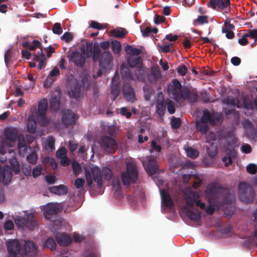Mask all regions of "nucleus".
Segmentation results:
<instances>
[{
	"label": "nucleus",
	"mask_w": 257,
	"mask_h": 257,
	"mask_svg": "<svg viewBox=\"0 0 257 257\" xmlns=\"http://www.w3.org/2000/svg\"><path fill=\"white\" fill-rule=\"evenodd\" d=\"M225 138L226 140L227 145L224 147V151L228 156L224 157L222 161L224 163L225 165L227 166L232 163L231 157L234 156V148L235 147L237 146L238 144H237L236 138L232 134H229Z\"/></svg>",
	"instance_id": "nucleus-5"
},
{
	"label": "nucleus",
	"mask_w": 257,
	"mask_h": 257,
	"mask_svg": "<svg viewBox=\"0 0 257 257\" xmlns=\"http://www.w3.org/2000/svg\"><path fill=\"white\" fill-rule=\"evenodd\" d=\"M59 74V70L57 68H54L50 73L49 76L47 77L46 81L47 82L49 81L51 79L50 77H54Z\"/></svg>",
	"instance_id": "nucleus-54"
},
{
	"label": "nucleus",
	"mask_w": 257,
	"mask_h": 257,
	"mask_svg": "<svg viewBox=\"0 0 257 257\" xmlns=\"http://www.w3.org/2000/svg\"><path fill=\"white\" fill-rule=\"evenodd\" d=\"M238 190L239 197L241 201L248 203L252 200L253 193L249 184L245 182H240Z\"/></svg>",
	"instance_id": "nucleus-9"
},
{
	"label": "nucleus",
	"mask_w": 257,
	"mask_h": 257,
	"mask_svg": "<svg viewBox=\"0 0 257 257\" xmlns=\"http://www.w3.org/2000/svg\"><path fill=\"white\" fill-rule=\"evenodd\" d=\"M23 172L26 176H31L32 170L30 166H27L24 167L23 169Z\"/></svg>",
	"instance_id": "nucleus-63"
},
{
	"label": "nucleus",
	"mask_w": 257,
	"mask_h": 257,
	"mask_svg": "<svg viewBox=\"0 0 257 257\" xmlns=\"http://www.w3.org/2000/svg\"><path fill=\"white\" fill-rule=\"evenodd\" d=\"M43 169L41 165L39 164L34 168L32 171L31 176L37 178L43 174Z\"/></svg>",
	"instance_id": "nucleus-36"
},
{
	"label": "nucleus",
	"mask_w": 257,
	"mask_h": 257,
	"mask_svg": "<svg viewBox=\"0 0 257 257\" xmlns=\"http://www.w3.org/2000/svg\"><path fill=\"white\" fill-rule=\"evenodd\" d=\"M45 179L47 182L49 184H54L56 180V177L53 175L46 176Z\"/></svg>",
	"instance_id": "nucleus-59"
},
{
	"label": "nucleus",
	"mask_w": 257,
	"mask_h": 257,
	"mask_svg": "<svg viewBox=\"0 0 257 257\" xmlns=\"http://www.w3.org/2000/svg\"><path fill=\"white\" fill-rule=\"evenodd\" d=\"M120 47L121 45L119 42L114 41L111 42L112 50L114 53L116 54L119 53L120 50Z\"/></svg>",
	"instance_id": "nucleus-44"
},
{
	"label": "nucleus",
	"mask_w": 257,
	"mask_h": 257,
	"mask_svg": "<svg viewBox=\"0 0 257 257\" xmlns=\"http://www.w3.org/2000/svg\"><path fill=\"white\" fill-rule=\"evenodd\" d=\"M42 162L43 164L51 166L54 169L56 168L57 166V164L55 160L53 158L49 157L44 158L43 159Z\"/></svg>",
	"instance_id": "nucleus-41"
},
{
	"label": "nucleus",
	"mask_w": 257,
	"mask_h": 257,
	"mask_svg": "<svg viewBox=\"0 0 257 257\" xmlns=\"http://www.w3.org/2000/svg\"><path fill=\"white\" fill-rule=\"evenodd\" d=\"M51 107L54 110H56L59 106V98L57 96L52 95L50 99Z\"/></svg>",
	"instance_id": "nucleus-35"
},
{
	"label": "nucleus",
	"mask_w": 257,
	"mask_h": 257,
	"mask_svg": "<svg viewBox=\"0 0 257 257\" xmlns=\"http://www.w3.org/2000/svg\"><path fill=\"white\" fill-rule=\"evenodd\" d=\"M18 149L19 154L21 156H25L27 151V148L24 140V136H20L19 138Z\"/></svg>",
	"instance_id": "nucleus-29"
},
{
	"label": "nucleus",
	"mask_w": 257,
	"mask_h": 257,
	"mask_svg": "<svg viewBox=\"0 0 257 257\" xmlns=\"http://www.w3.org/2000/svg\"><path fill=\"white\" fill-rule=\"evenodd\" d=\"M48 106L47 100L43 99L40 101L38 105V114L39 117L42 119L41 123L43 125L45 124L46 117L45 116Z\"/></svg>",
	"instance_id": "nucleus-15"
},
{
	"label": "nucleus",
	"mask_w": 257,
	"mask_h": 257,
	"mask_svg": "<svg viewBox=\"0 0 257 257\" xmlns=\"http://www.w3.org/2000/svg\"><path fill=\"white\" fill-rule=\"evenodd\" d=\"M230 5V0H210L207 5L213 9L218 7L220 9L227 8Z\"/></svg>",
	"instance_id": "nucleus-16"
},
{
	"label": "nucleus",
	"mask_w": 257,
	"mask_h": 257,
	"mask_svg": "<svg viewBox=\"0 0 257 257\" xmlns=\"http://www.w3.org/2000/svg\"><path fill=\"white\" fill-rule=\"evenodd\" d=\"M112 186L113 189L115 191V192H119L120 184L117 179H113V180L112 181Z\"/></svg>",
	"instance_id": "nucleus-50"
},
{
	"label": "nucleus",
	"mask_w": 257,
	"mask_h": 257,
	"mask_svg": "<svg viewBox=\"0 0 257 257\" xmlns=\"http://www.w3.org/2000/svg\"><path fill=\"white\" fill-rule=\"evenodd\" d=\"M73 172L76 176H78L82 173V168L80 165L76 161H73L72 163Z\"/></svg>",
	"instance_id": "nucleus-40"
},
{
	"label": "nucleus",
	"mask_w": 257,
	"mask_h": 257,
	"mask_svg": "<svg viewBox=\"0 0 257 257\" xmlns=\"http://www.w3.org/2000/svg\"><path fill=\"white\" fill-rule=\"evenodd\" d=\"M14 225L12 221L11 220H7L6 221L5 225H4V228L5 230H12L14 228Z\"/></svg>",
	"instance_id": "nucleus-56"
},
{
	"label": "nucleus",
	"mask_w": 257,
	"mask_h": 257,
	"mask_svg": "<svg viewBox=\"0 0 257 257\" xmlns=\"http://www.w3.org/2000/svg\"><path fill=\"white\" fill-rule=\"evenodd\" d=\"M66 150L65 148H61L57 151L56 156L57 157L60 159L66 157Z\"/></svg>",
	"instance_id": "nucleus-52"
},
{
	"label": "nucleus",
	"mask_w": 257,
	"mask_h": 257,
	"mask_svg": "<svg viewBox=\"0 0 257 257\" xmlns=\"http://www.w3.org/2000/svg\"><path fill=\"white\" fill-rule=\"evenodd\" d=\"M36 116L34 114L31 115L28 119L27 123L28 131L31 134H34L36 132Z\"/></svg>",
	"instance_id": "nucleus-22"
},
{
	"label": "nucleus",
	"mask_w": 257,
	"mask_h": 257,
	"mask_svg": "<svg viewBox=\"0 0 257 257\" xmlns=\"http://www.w3.org/2000/svg\"><path fill=\"white\" fill-rule=\"evenodd\" d=\"M92 28L100 30L102 29V25L95 21H92L90 24Z\"/></svg>",
	"instance_id": "nucleus-62"
},
{
	"label": "nucleus",
	"mask_w": 257,
	"mask_h": 257,
	"mask_svg": "<svg viewBox=\"0 0 257 257\" xmlns=\"http://www.w3.org/2000/svg\"><path fill=\"white\" fill-rule=\"evenodd\" d=\"M99 144L102 149L108 153H112L117 148L115 141L110 137L103 138Z\"/></svg>",
	"instance_id": "nucleus-11"
},
{
	"label": "nucleus",
	"mask_w": 257,
	"mask_h": 257,
	"mask_svg": "<svg viewBox=\"0 0 257 257\" xmlns=\"http://www.w3.org/2000/svg\"><path fill=\"white\" fill-rule=\"evenodd\" d=\"M124 97L127 101L133 102L135 99L133 89L129 84H125L123 86Z\"/></svg>",
	"instance_id": "nucleus-18"
},
{
	"label": "nucleus",
	"mask_w": 257,
	"mask_h": 257,
	"mask_svg": "<svg viewBox=\"0 0 257 257\" xmlns=\"http://www.w3.org/2000/svg\"><path fill=\"white\" fill-rule=\"evenodd\" d=\"M121 178L124 185H128L137 180V171L134 162L127 163L126 171L122 173Z\"/></svg>",
	"instance_id": "nucleus-8"
},
{
	"label": "nucleus",
	"mask_w": 257,
	"mask_h": 257,
	"mask_svg": "<svg viewBox=\"0 0 257 257\" xmlns=\"http://www.w3.org/2000/svg\"><path fill=\"white\" fill-rule=\"evenodd\" d=\"M118 78L114 77L112 79L113 85L111 89V98L112 100H114L119 95V90L118 85L117 84Z\"/></svg>",
	"instance_id": "nucleus-25"
},
{
	"label": "nucleus",
	"mask_w": 257,
	"mask_h": 257,
	"mask_svg": "<svg viewBox=\"0 0 257 257\" xmlns=\"http://www.w3.org/2000/svg\"><path fill=\"white\" fill-rule=\"evenodd\" d=\"M44 246L50 248L51 250H54L56 247V243L53 239L49 238L46 241Z\"/></svg>",
	"instance_id": "nucleus-46"
},
{
	"label": "nucleus",
	"mask_w": 257,
	"mask_h": 257,
	"mask_svg": "<svg viewBox=\"0 0 257 257\" xmlns=\"http://www.w3.org/2000/svg\"><path fill=\"white\" fill-rule=\"evenodd\" d=\"M58 243L62 246L69 245L72 241L71 237L66 234H61L59 236L57 237Z\"/></svg>",
	"instance_id": "nucleus-26"
},
{
	"label": "nucleus",
	"mask_w": 257,
	"mask_h": 257,
	"mask_svg": "<svg viewBox=\"0 0 257 257\" xmlns=\"http://www.w3.org/2000/svg\"><path fill=\"white\" fill-rule=\"evenodd\" d=\"M181 124L180 120L179 118L173 117L171 119V124L173 128H178Z\"/></svg>",
	"instance_id": "nucleus-53"
},
{
	"label": "nucleus",
	"mask_w": 257,
	"mask_h": 257,
	"mask_svg": "<svg viewBox=\"0 0 257 257\" xmlns=\"http://www.w3.org/2000/svg\"><path fill=\"white\" fill-rule=\"evenodd\" d=\"M166 105H167L168 111L171 113L173 114L175 111L174 104L173 102L169 99L166 100Z\"/></svg>",
	"instance_id": "nucleus-47"
},
{
	"label": "nucleus",
	"mask_w": 257,
	"mask_h": 257,
	"mask_svg": "<svg viewBox=\"0 0 257 257\" xmlns=\"http://www.w3.org/2000/svg\"><path fill=\"white\" fill-rule=\"evenodd\" d=\"M60 159V164L61 165L63 166H67L70 164V160L69 158L66 157V156Z\"/></svg>",
	"instance_id": "nucleus-60"
},
{
	"label": "nucleus",
	"mask_w": 257,
	"mask_h": 257,
	"mask_svg": "<svg viewBox=\"0 0 257 257\" xmlns=\"http://www.w3.org/2000/svg\"><path fill=\"white\" fill-rule=\"evenodd\" d=\"M50 191L54 194L59 195L66 194L67 192V188L64 185L53 186L50 188Z\"/></svg>",
	"instance_id": "nucleus-27"
},
{
	"label": "nucleus",
	"mask_w": 257,
	"mask_h": 257,
	"mask_svg": "<svg viewBox=\"0 0 257 257\" xmlns=\"http://www.w3.org/2000/svg\"><path fill=\"white\" fill-rule=\"evenodd\" d=\"M162 140L156 139L153 140L151 142L150 153L152 154L154 152L156 153V156H158L161 151V146L162 144ZM157 156H156V157Z\"/></svg>",
	"instance_id": "nucleus-21"
},
{
	"label": "nucleus",
	"mask_w": 257,
	"mask_h": 257,
	"mask_svg": "<svg viewBox=\"0 0 257 257\" xmlns=\"http://www.w3.org/2000/svg\"><path fill=\"white\" fill-rule=\"evenodd\" d=\"M177 71L180 75L184 76L185 75L187 72V68L184 65H180L177 68Z\"/></svg>",
	"instance_id": "nucleus-58"
},
{
	"label": "nucleus",
	"mask_w": 257,
	"mask_h": 257,
	"mask_svg": "<svg viewBox=\"0 0 257 257\" xmlns=\"http://www.w3.org/2000/svg\"><path fill=\"white\" fill-rule=\"evenodd\" d=\"M83 167L85 179L89 186H91L93 183L92 179L99 187H101L103 184L102 177L107 181H109L112 177V172L107 168H103L100 170L97 166L91 164Z\"/></svg>",
	"instance_id": "nucleus-2"
},
{
	"label": "nucleus",
	"mask_w": 257,
	"mask_h": 257,
	"mask_svg": "<svg viewBox=\"0 0 257 257\" xmlns=\"http://www.w3.org/2000/svg\"><path fill=\"white\" fill-rule=\"evenodd\" d=\"M185 150L188 157L194 159L197 157L199 154L198 151L189 147H185Z\"/></svg>",
	"instance_id": "nucleus-34"
},
{
	"label": "nucleus",
	"mask_w": 257,
	"mask_h": 257,
	"mask_svg": "<svg viewBox=\"0 0 257 257\" xmlns=\"http://www.w3.org/2000/svg\"><path fill=\"white\" fill-rule=\"evenodd\" d=\"M25 249L26 254L30 256H34L37 253L36 245L31 241L26 242Z\"/></svg>",
	"instance_id": "nucleus-19"
},
{
	"label": "nucleus",
	"mask_w": 257,
	"mask_h": 257,
	"mask_svg": "<svg viewBox=\"0 0 257 257\" xmlns=\"http://www.w3.org/2000/svg\"><path fill=\"white\" fill-rule=\"evenodd\" d=\"M160 192L161 197L162 206H165L168 208L172 207L173 205V202L167 192L165 190H161L160 188Z\"/></svg>",
	"instance_id": "nucleus-17"
},
{
	"label": "nucleus",
	"mask_w": 257,
	"mask_h": 257,
	"mask_svg": "<svg viewBox=\"0 0 257 257\" xmlns=\"http://www.w3.org/2000/svg\"><path fill=\"white\" fill-rule=\"evenodd\" d=\"M27 159L30 163L35 164L37 161L38 156L35 152H33L27 156Z\"/></svg>",
	"instance_id": "nucleus-45"
},
{
	"label": "nucleus",
	"mask_w": 257,
	"mask_h": 257,
	"mask_svg": "<svg viewBox=\"0 0 257 257\" xmlns=\"http://www.w3.org/2000/svg\"><path fill=\"white\" fill-rule=\"evenodd\" d=\"M199 197V194L198 192H193L190 190L186 192L185 194L186 205L183 208L184 211L192 220H197L200 217L199 212L193 208L195 202H196V206L199 207L201 209L205 208V204L198 200Z\"/></svg>",
	"instance_id": "nucleus-3"
},
{
	"label": "nucleus",
	"mask_w": 257,
	"mask_h": 257,
	"mask_svg": "<svg viewBox=\"0 0 257 257\" xmlns=\"http://www.w3.org/2000/svg\"><path fill=\"white\" fill-rule=\"evenodd\" d=\"M85 183V180L82 178H77L76 179L74 182V185L75 186L79 189L81 188Z\"/></svg>",
	"instance_id": "nucleus-51"
},
{
	"label": "nucleus",
	"mask_w": 257,
	"mask_h": 257,
	"mask_svg": "<svg viewBox=\"0 0 257 257\" xmlns=\"http://www.w3.org/2000/svg\"><path fill=\"white\" fill-rule=\"evenodd\" d=\"M54 139L52 137H49L47 139L43 140V148L48 152L52 151L54 150Z\"/></svg>",
	"instance_id": "nucleus-23"
},
{
	"label": "nucleus",
	"mask_w": 257,
	"mask_h": 257,
	"mask_svg": "<svg viewBox=\"0 0 257 257\" xmlns=\"http://www.w3.org/2000/svg\"><path fill=\"white\" fill-rule=\"evenodd\" d=\"M165 20V18L161 16L156 15L155 17L154 22L156 24H160L163 22Z\"/></svg>",
	"instance_id": "nucleus-64"
},
{
	"label": "nucleus",
	"mask_w": 257,
	"mask_h": 257,
	"mask_svg": "<svg viewBox=\"0 0 257 257\" xmlns=\"http://www.w3.org/2000/svg\"><path fill=\"white\" fill-rule=\"evenodd\" d=\"M210 193H211V192L210 191V187H209L207 188V189L205 191V195L207 196V197L208 198L209 202V205L206 209V212L208 213L211 214L213 212V211H214V210L216 208V207L215 206H214L213 205H212L213 202L209 196V194Z\"/></svg>",
	"instance_id": "nucleus-32"
},
{
	"label": "nucleus",
	"mask_w": 257,
	"mask_h": 257,
	"mask_svg": "<svg viewBox=\"0 0 257 257\" xmlns=\"http://www.w3.org/2000/svg\"><path fill=\"white\" fill-rule=\"evenodd\" d=\"M127 64L131 67L141 68L142 67V60L137 56H130L127 60Z\"/></svg>",
	"instance_id": "nucleus-24"
},
{
	"label": "nucleus",
	"mask_w": 257,
	"mask_h": 257,
	"mask_svg": "<svg viewBox=\"0 0 257 257\" xmlns=\"http://www.w3.org/2000/svg\"><path fill=\"white\" fill-rule=\"evenodd\" d=\"M100 54V50L98 43L87 42L81 45L80 51L72 52L69 55L70 61L77 66H82L86 57H92L93 61L98 60Z\"/></svg>",
	"instance_id": "nucleus-1"
},
{
	"label": "nucleus",
	"mask_w": 257,
	"mask_h": 257,
	"mask_svg": "<svg viewBox=\"0 0 257 257\" xmlns=\"http://www.w3.org/2000/svg\"><path fill=\"white\" fill-rule=\"evenodd\" d=\"M246 170L250 174H255L257 172V166L254 164H250L247 166Z\"/></svg>",
	"instance_id": "nucleus-48"
},
{
	"label": "nucleus",
	"mask_w": 257,
	"mask_h": 257,
	"mask_svg": "<svg viewBox=\"0 0 257 257\" xmlns=\"http://www.w3.org/2000/svg\"><path fill=\"white\" fill-rule=\"evenodd\" d=\"M43 210L45 218L50 219V216L60 212L62 209V205L58 203H49L44 206Z\"/></svg>",
	"instance_id": "nucleus-10"
},
{
	"label": "nucleus",
	"mask_w": 257,
	"mask_h": 257,
	"mask_svg": "<svg viewBox=\"0 0 257 257\" xmlns=\"http://www.w3.org/2000/svg\"><path fill=\"white\" fill-rule=\"evenodd\" d=\"M82 85L83 88H86V89L89 87L90 85V80L89 77L87 76H85L82 80Z\"/></svg>",
	"instance_id": "nucleus-57"
},
{
	"label": "nucleus",
	"mask_w": 257,
	"mask_h": 257,
	"mask_svg": "<svg viewBox=\"0 0 257 257\" xmlns=\"http://www.w3.org/2000/svg\"><path fill=\"white\" fill-rule=\"evenodd\" d=\"M168 93L170 96L176 101L187 98L188 96L187 91L182 89L181 84L178 80L176 79L173 81L172 86L169 88Z\"/></svg>",
	"instance_id": "nucleus-7"
},
{
	"label": "nucleus",
	"mask_w": 257,
	"mask_h": 257,
	"mask_svg": "<svg viewBox=\"0 0 257 257\" xmlns=\"http://www.w3.org/2000/svg\"><path fill=\"white\" fill-rule=\"evenodd\" d=\"M142 162L148 175L151 176L158 173L157 163L154 158L150 157L146 161L143 160Z\"/></svg>",
	"instance_id": "nucleus-12"
},
{
	"label": "nucleus",
	"mask_w": 257,
	"mask_h": 257,
	"mask_svg": "<svg viewBox=\"0 0 257 257\" xmlns=\"http://www.w3.org/2000/svg\"><path fill=\"white\" fill-rule=\"evenodd\" d=\"M125 50L126 53L132 55V56H136L140 53L139 49L131 46H126Z\"/></svg>",
	"instance_id": "nucleus-39"
},
{
	"label": "nucleus",
	"mask_w": 257,
	"mask_h": 257,
	"mask_svg": "<svg viewBox=\"0 0 257 257\" xmlns=\"http://www.w3.org/2000/svg\"><path fill=\"white\" fill-rule=\"evenodd\" d=\"M23 46L28 48L31 51H33L36 48H39L41 46V43L37 40H34L32 44H30L29 43L26 42L23 44Z\"/></svg>",
	"instance_id": "nucleus-38"
},
{
	"label": "nucleus",
	"mask_w": 257,
	"mask_h": 257,
	"mask_svg": "<svg viewBox=\"0 0 257 257\" xmlns=\"http://www.w3.org/2000/svg\"><path fill=\"white\" fill-rule=\"evenodd\" d=\"M246 34L248 37L255 39H257V30H249L248 33Z\"/></svg>",
	"instance_id": "nucleus-61"
},
{
	"label": "nucleus",
	"mask_w": 257,
	"mask_h": 257,
	"mask_svg": "<svg viewBox=\"0 0 257 257\" xmlns=\"http://www.w3.org/2000/svg\"><path fill=\"white\" fill-rule=\"evenodd\" d=\"M7 245L8 250V257H17L18 253L20 252V244L16 239L10 240L7 241Z\"/></svg>",
	"instance_id": "nucleus-13"
},
{
	"label": "nucleus",
	"mask_w": 257,
	"mask_h": 257,
	"mask_svg": "<svg viewBox=\"0 0 257 257\" xmlns=\"http://www.w3.org/2000/svg\"><path fill=\"white\" fill-rule=\"evenodd\" d=\"M166 110V107L163 102H158L157 106V113L161 116V119L164 115Z\"/></svg>",
	"instance_id": "nucleus-42"
},
{
	"label": "nucleus",
	"mask_w": 257,
	"mask_h": 257,
	"mask_svg": "<svg viewBox=\"0 0 257 257\" xmlns=\"http://www.w3.org/2000/svg\"><path fill=\"white\" fill-rule=\"evenodd\" d=\"M53 32L56 34H61L62 33V29L60 23H56L54 25Z\"/></svg>",
	"instance_id": "nucleus-49"
},
{
	"label": "nucleus",
	"mask_w": 257,
	"mask_h": 257,
	"mask_svg": "<svg viewBox=\"0 0 257 257\" xmlns=\"http://www.w3.org/2000/svg\"><path fill=\"white\" fill-rule=\"evenodd\" d=\"M111 34L117 38L124 37L127 34V31L121 28H116L111 31Z\"/></svg>",
	"instance_id": "nucleus-33"
},
{
	"label": "nucleus",
	"mask_w": 257,
	"mask_h": 257,
	"mask_svg": "<svg viewBox=\"0 0 257 257\" xmlns=\"http://www.w3.org/2000/svg\"><path fill=\"white\" fill-rule=\"evenodd\" d=\"M216 140V137L215 135H214L212 132L209 133L208 134H207L206 141L207 142H208L209 144H210L211 147L210 148L208 146H207V152L208 153V155L211 157H213L215 156L217 154V149L216 146H213V143H211V141H215Z\"/></svg>",
	"instance_id": "nucleus-14"
},
{
	"label": "nucleus",
	"mask_w": 257,
	"mask_h": 257,
	"mask_svg": "<svg viewBox=\"0 0 257 257\" xmlns=\"http://www.w3.org/2000/svg\"><path fill=\"white\" fill-rule=\"evenodd\" d=\"M66 223V222L65 220L60 218H57L56 220H54L50 224V228L52 232L56 233L57 230L62 228V225Z\"/></svg>",
	"instance_id": "nucleus-28"
},
{
	"label": "nucleus",
	"mask_w": 257,
	"mask_h": 257,
	"mask_svg": "<svg viewBox=\"0 0 257 257\" xmlns=\"http://www.w3.org/2000/svg\"><path fill=\"white\" fill-rule=\"evenodd\" d=\"M77 118V116L74 113L68 110L67 113L64 114L62 118V121L67 125L71 124L75 122Z\"/></svg>",
	"instance_id": "nucleus-20"
},
{
	"label": "nucleus",
	"mask_w": 257,
	"mask_h": 257,
	"mask_svg": "<svg viewBox=\"0 0 257 257\" xmlns=\"http://www.w3.org/2000/svg\"><path fill=\"white\" fill-rule=\"evenodd\" d=\"M72 34L68 32H65L61 37V39L65 40L66 42L71 41L72 39Z\"/></svg>",
	"instance_id": "nucleus-55"
},
{
	"label": "nucleus",
	"mask_w": 257,
	"mask_h": 257,
	"mask_svg": "<svg viewBox=\"0 0 257 257\" xmlns=\"http://www.w3.org/2000/svg\"><path fill=\"white\" fill-rule=\"evenodd\" d=\"M35 60L39 62L38 68L40 70L44 66V61L45 56L43 54L41 50L38 52V54L35 55Z\"/></svg>",
	"instance_id": "nucleus-30"
},
{
	"label": "nucleus",
	"mask_w": 257,
	"mask_h": 257,
	"mask_svg": "<svg viewBox=\"0 0 257 257\" xmlns=\"http://www.w3.org/2000/svg\"><path fill=\"white\" fill-rule=\"evenodd\" d=\"M226 103L231 106L236 107L237 108L240 107L238 100L237 99H233L232 98H228L225 100Z\"/></svg>",
	"instance_id": "nucleus-43"
},
{
	"label": "nucleus",
	"mask_w": 257,
	"mask_h": 257,
	"mask_svg": "<svg viewBox=\"0 0 257 257\" xmlns=\"http://www.w3.org/2000/svg\"><path fill=\"white\" fill-rule=\"evenodd\" d=\"M17 226L22 228L25 227L32 230L37 226V222L34 219L32 213H28L24 218L15 215L13 217Z\"/></svg>",
	"instance_id": "nucleus-6"
},
{
	"label": "nucleus",
	"mask_w": 257,
	"mask_h": 257,
	"mask_svg": "<svg viewBox=\"0 0 257 257\" xmlns=\"http://www.w3.org/2000/svg\"><path fill=\"white\" fill-rule=\"evenodd\" d=\"M82 93V86H78L74 90L72 89L69 92V95L73 98H77L79 97Z\"/></svg>",
	"instance_id": "nucleus-37"
},
{
	"label": "nucleus",
	"mask_w": 257,
	"mask_h": 257,
	"mask_svg": "<svg viewBox=\"0 0 257 257\" xmlns=\"http://www.w3.org/2000/svg\"><path fill=\"white\" fill-rule=\"evenodd\" d=\"M222 122L221 116L219 114L216 117H212L207 110L203 111L201 119L196 122L198 130L203 133H206L208 128V123L211 124H220Z\"/></svg>",
	"instance_id": "nucleus-4"
},
{
	"label": "nucleus",
	"mask_w": 257,
	"mask_h": 257,
	"mask_svg": "<svg viewBox=\"0 0 257 257\" xmlns=\"http://www.w3.org/2000/svg\"><path fill=\"white\" fill-rule=\"evenodd\" d=\"M160 76V71L157 68H152L150 73L148 75V79L151 82H154Z\"/></svg>",
	"instance_id": "nucleus-31"
}]
</instances>
